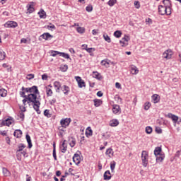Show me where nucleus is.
<instances>
[{"label": "nucleus", "mask_w": 181, "mask_h": 181, "mask_svg": "<svg viewBox=\"0 0 181 181\" xmlns=\"http://www.w3.org/2000/svg\"><path fill=\"white\" fill-rule=\"evenodd\" d=\"M21 97H23V98H28V104L31 103V105H33L35 111H36L37 114H40V101L37 98V95H35V94H29L28 95H25L24 90H22L20 92Z\"/></svg>", "instance_id": "nucleus-1"}, {"label": "nucleus", "mask_w": 181, "mask_h": 181, "mask_svg": "<svg viewBox=\"0 0 181 181\" xmlns=\"http://www.w3.org/2000/svg\"><path fill=\"white\" fill-rule=\"evenodd\" d=\"M154 155L157 162H162L165 159V154L162 153V148L156 147L154 150Z\"/></svg>", "instance_id": "nucleus-2"}, {"label": "nucleus", "mask_w": 181, "mask_h": 181, "mask_svg": "<svg viewBox=\"0 0 181 181\" xmlns=\"http://www.w3.org/2000/svg\"><path fill=\"white\" fill-rule=\"evenodd\" d=\"M148 158H149V154L148 151H143L141 153V160H142L143 166H144V168H146V166H148Z\"/></svg>", "instance_id": "nucleus-3"}, {"label": "nucleus", "mask_w": 181, "mask_h": 181, "mask_svg": "<svg viewBox=\"0 0 181 181\" xmlns=\"http://www.w3.org/2000/svg\"><path fill=\"white\" fill-rule=\"evenodd\" d=\"M12 122H13V119H12V117H10L4 120H2L0 122V127H4L5 125L6 127H9L10 125H12Z\"/></svg>", "instance_id": "nucleus-4"}, {"label": "nucleus", "mask_w": 181, "mask_h": 181, "mask_svg": "<svg viewBox=\"0 0 181 181\" xmlns=\"http://www.w3.org/2000/svg\"><path fill=\"white\" fill-rule=\"evenodd\" d=\"M130 37L129 35H124V37L123 38H122L121 40H119V43L120 45H122V47H127V45H128V42H129L130 40Z\"/></svg>", "instance_id": "nucleus-5"}, {"label": "nucleus", "mask_w": 181, "mask_h": 181, "mask_svg": "<svg viewBox=\"0 0 181 181\" xmlns=\"http://www.w3.org/2000/svg\"><path fill=\"white\" fill-rule=\"evenodd\" d=\"M70 122H71V119L70 118L62 119L60 121V124L63 128H67L70 125Z\"/></svg>", "instance_id": "nucleus-6"}, {"label": "nucleus", "mask_w": 181, "mask_h": 181, "mask_svg": "<svg viewBox=\"0 0 181 181\" xmlns=\"http://www.w3.org/2000/svg\"><path fill=\"white\" fill-rule=\"evenodd\" d=\"M75 80H76L79 88H83V87H86V82H84L83 79H81V77L75 76Z\"/></svg>", "instance_id": "nucleus-7"}, {"label": "nucleus", "mask_w": 181, "mask_h": 181, "mask_svg": "<svg viewBox=\"0 0 181 181\" xmlns=\"http://www.w3.org/2000/svg\"><path fill=\"white\" fill-rule=\"evenodd\" d=\"M16 27H18V23H16L15 21H7L4 24V28H15Z\"/></svg>", "instance_id": "nucleus-8"}, {"label": "nucleus", "mask_w": 181, "mask_h": 181, "mask_svg": "<svg viewBox=\"0 0 181 181\" xmlns=\"http://www.w3.org/2000/svg\"><path fill=\"white\" fill-rule=\"evenodd\" d=\"M173 54V52H172V49H167L163 53V57H164V59H172Z\"/></svg>", "instance_id": "nucleus-9"}, {"label": "nucleus", "mask_w": 181, "mask_h": 181, "mask_svg": "<svg viewBox=\"0 0 181 181\" xmlns=\"http://www.w3.org/2000/svg\"><path fill=\"white\" fill-rule=\"evenodd\" d=\"M80 160H81V158L80 157V154L75 153L73 156V162L76 163V165H79Z\"/></svg>", "instance_id": "nucleus-10"}, {"label": "nucleus", "mask_w": 181, "mask_h": 181, "mask_svg": "<svg viewBox=\"0 0 181 181\" xmlns=\"http://www.w3.org/2000/svg\"><path fill=\"white\" fill-rule=\"evenodd\" d=\"M30 94H35V95H37V94H40L39 92V89H37V86H33L31 88H30Z\"/></svg>", "instance_id": "nucleus-11"}, {"label": "nucleus", "mask_w": 181, "mask_h": 181, "mask_svg": "<svg viewBox=\"0 0 181 181\" xmlns=\"http://www.w3.org/2000/svg\"><path fill=\"white\" fill-rule=\"evenodd\" d=\"M166 7L165 6H158V13L159 15H166Z\"/></svg>", "instance_id": "nucleus-12"}, {"label": "nucleus", "mask_w": 181, "mask_h": 181, "mask_svg": "<svg viewBox=\"0 0 181 181\" xmlns=\"http://www.w3.org/2000/svg\"><path fill=\"white\" fill-rule=\"evenodd\" d=\"M130 71L132 74L136 75L138 74V73H139V69H138V67H136V66L131 65Z\"/></svg>", "instance_id": "nucleus-13"}, {"label": "nucleus", "mask_w": 181, "mask_h": 181, "mask_svg": "<svg viewBox=\"0 0 181 181\" xmlns=\"http://www.w3.org/2000/svg\"><path fill=\"white\" fill-rule=\"evenodd\" d=\"M25 148H26V146L25 144H18V149L16 151L17 156H19V155L21 154L20 152H22L23 149H25Z\"/></svg>", "instance_id": "nucleus-14"}, {"label": "nucleus", "mask_w": 181, "mask_h": 181, "mask_svg": "<svg viewBox=\"0 0 181 181\" xmlns=\"http://www.w3.org/2000/svg\"><path fill=\"white\" fill-rule=\"evenodd\" d=\"M35 3L34 2H31L30 4L27 5V8H28V12L29 13H33V12H35Z\"/></svg>", "instance_id": "nucleus-15"}, {"label": "nucleus", "mask_w": 181, "mask_h": 181, "mask_svg": "<svg viewBox=\"0 0 181 181\" xmlns=\"http://www.w3.org/2000/svg\"><path fill=\"white\" fill-rule=\"evenodd\" d=\"M167 117H168V118L172 119V121H173V122H174L175 124H176V122H177V121H178V119H179V117H177V116H176V115H173V114H172V113H168V115H167Z\"/></svg>", "instance_id": "nucleus-16"}, {"label": "nucleus", "mask_w": 181, "mask_h": 181, "mask_svg": "<svg viewBox=\"0 0 181 181\" xmlns=\"http://www.w3.org/2000/svg\"><path fill=\"white\" fill-rule=\"evenodd\" d=\"M60 149L62 153H66V152L67 151V144H66V140L63 141V143L60 146Z\"/></svg>", "instance_id": "nucleus-17"}, {"label": "nucleus", "mask_w": 181, "mask_h": 181, "mask_svg": "<svg viewBox=\"0 0 181 181\" xmlns=\"http://www.w3.org/2000/svg\"><path fill=\"white\" fill-rule=\"evenodd\" d=\"M121 111V107L119 105H113L112 106V112L113 114H118Z\"/></svg>", "instance_id": "nucleus-18"}, {"label": "nucleus", "mask_w": 181, "mask_h": 181, "mask_svg": "<svg viewBox=\"0 0 181 181\" xmlns=\"http://www.w3.org/2000/svg\"><path fill=\"white\" fill-rule=\"evenodd\" d=\"M22 130L21 129H16L14 133H13V136L16 138H22Z\"/></svg>", "instance_id": "nucleus-19"}, {"label": "nucleus", "mask_w": 181, "mask_h": 181, "mask_svg": "<svg viewBox=\"0 0 181 181\" xmlns=\"http://www.w3.org/2000/svg\"><path fill=\"white\" fill-rule=\"evenodd\" d=\"M41 37L45 39V40H49V39L53 37V35H50L49 33H45L41 35Z\"/></svg>", "instance_id": "nucleus-20"}, {"label": "nucleus", "mask_w": 181, "mask_h": 181, "mask_svg": "<svg viewBox=\"0 0 181 181\" xmlns=\"http://www.w3.org/2000/svg\"><path fill=\"white\" fill-rule=\"evenodd\" d=\"M119 124V122H118V119H112L110 122V127H118Z\"/></svg>", "instance_id": "nucleus-21"}, {"label": "nucleus", "mask_w": 181, "mask_h": 181, "mask_svg": "<svg viewBox=\"0 0 181 181\" xmlns=\"http://www.w3.org/2000/svg\"><path fill=\"white\" fill-rule=\"evenodd\" d=\"M104 180H110L111 179V173L110 170H107L103 175Z\"/></svg>", "instance_id": "nucleus-22"}, {"label": "nucleus", "mask_w": 181, "mask_h": 181, "mask_svg": "<svg viewBox=\"0 0 181 181\" xmlns=\"http://www.w3.org/2000/svg\"><path fill=\"white\" fill-rule=\"evenodd\" d=\"M93 73L94 78L100 81L103 80V76H101V74H100V73H98V71H93Z\"/></svg>", "instance_id": "nucleus-23"}, {"label": "nucleus", "mask_w": 181, "mask_h": 181, "mask_svg": "<svg viewBox=\"0 0 181 181\" xmlns=\"http://www.w3.org/2000/svg\"><path fill=\"white\" fill-rule=\"evenodd\" d=\"M54 87L55 88H57V89H56L57 93H60L59 90H60V87H62V84L60 83V82H59V81H55V82L54 83Z\"/></svg>", "instance_id": "nucleus-24"}, {"label": "nucleus", "mask_w": 181, "mask_h": 181, "mask_svg": "<svg viewBox=\"0 0 181 181\" xmlns=\"http://www.w3.org/2000/svg\"><path fill=\"white\" fill-rule=\"evenodd\" d=\"M25 138L28 144V148L29 149H30V148L33 146V145L32 144V140L30 139V136L29 134H26Z\"/></svg>", "instance_id": "nucleus-25"}, {"label": "nucleus", "mask_w": 181, "mask_h": 181, "mask_svg": "<svg viewBox=\"0 0 181 181\" xmlns=\"http://www.w3.org/2000/svg\"><path fill=\"white\" fill-rule=\"evenodd\" d=\"M105 154L107 155L110 158H112V156H114V151H112V148H109L107 149Z\"/></svg>", "instance_id": "nucleus-26"}, {"label": "nucleus", "mask_w": 181, "mask_h": 181, "mask_svg": "<svg viewBox=\"0 0 181 181\" xmlns=\"http://www.w3.org/2000/svg\"><path fill=\"white\" fill-rule=\"evenodd\" d=\"M69 145L71 148H74V146H76V139L73 137H70L69 139Z\"/></svg>", "instance_id": "nucleus-27"}, {"label": "nucleus", "mask_w": 181, "mask_h": 181, "mask_svg": "<svg viewBox=\"0 0 181 181\" xmlns=\"http://www.w3.org/2000/svg\"><path fill=\"white\" fill-rule=\"evenodd\" d=\"M38 15L40 16V19H46V12L43 9H41L38 12Z\"/></svg>", "instance_id": "nucleus-28"}, {"label": "nucleus", "mask_w": 181, "mask_h": 181, "mask_svg": "<svg viewBox=\"0 0 181 181\" xmlns=\"http://www.w3.org/2000/svg\"><path fill=\"white\" fill-rule=\"evenodd\" d=\"M62 91L65 94V95H67L70 92V88L66 85H64L62 87Z\"/></svg>", "instance_id": "nucleus-29"}, {"label": "nucleus", "mask_w": 181, "mask_h": 181, "mask_svg": "<svg viewBox=\"0 0 181 181\" xmlns=\"http://www.w3.org/2000/svg\"><path fill=\"white\" fill-rule=\"evenodd\" d=\"M3 175L4 176H6V177L10 176L11 171L6 168H3Z\"/></svg>", "instance_id": "nucleus-30"}, {"label": "nucleus", "mask_w": 181, "mask_h": 181, "mask_svg": "<svg viewBox=\"0 0 181 181\" xmlns=\"http://www.w3.org/2000/svg\"><path fill=\"white\" fill-rule=\"evenodd\" d=\"M94 105L95 107H100L101 104H103V100L100 99H95L93 100Z\"/></svg>", "instance_id": "nucleus-31"}, {"label": "nucleus", "mask_w": 181, "mask_h": 181, "mask_svg": "<svg viewBox=\"0 0 181 181\" xmlns=\"http://www.w3.org/2000/svg\"><path fill=\"white\" fill-rule=\"evenodd\" d=\"M163 4L165 8H169V6H172V3L170 0H163Z\"/></svg>", "instance_id": "nucleus-32"}, {"label": "nucleus", "mask_w": 181, "mask_h": 181, "mask_svg": "<svg viewBox=\"0 0 181 181\" xmlns=\"http://www.w3.org/2000/svg\"><path fill=\"white\" fill-rule=\"evenodd\" d=\"M5 57H6L5 51L0 49V60H5Z\"/></svg>", "instance_id": "nucleus-33"}, {"label": "nucleus", "mask_w": 181, "mask_h": 181, "mask_svg": "<svg viewBox=\"0 0 181 181\" xmlns=\"http://www.w3.org/2000/svg\"><path fill=\"white\" fill-rule=\"evenodd\" d=\"M159 95L154 94L152 95V100L154 103V104H156L157 103H159Z\"/></svg>", "instance_id": "nucleus-34"}, {"label": "nucleus", "mask_w": 181, "mask_h": 181, "mask_svg": "<svg viewBox=\"0 0 181 181\" xmlns=\"http://www.w3.org/2000/svg\"><path fill=\"white\" fill-rule=\"evenodd\" d=\"M46 93L47 97H52L53 95V91L49 87H46Z\"/></svg>", "instance_id": "nucleus-35"}, {"label": "nucleus", "mask_w": 181, "mask_h": 181, "mask_svg": "<svg viewBox=\"0 0 181 181\" xmlns=\"http://www.w3.org/2000/svg\"><path fill=\"white\" fill-rule=\"evenodd\" d=\"M86 136H91V135H93V130L91 129V127H88L86 129Z\"/></svg>", "instance_id": "nucleus-36"}, {"label": "nucleus", "mask_w": 181, "mask_h": 181, "mask_svg": "<svg viewBox=\"0 0 181 181\" xmlns=\"http://www.w3.org/2000/svg\"><path fill=\"white\" fill-rule=\"evenodd\" d=\"M53 158L54 159V160H57V156L56 155V144H53Z\"/></svg>", "instance_id": "nucleus-37"}, {"label": "nucleus", "mask_w": 181, "mask_h": 181, "mask_svg": "<svg viewBox=\"0 0 181 181\" xmlns=\"http://www.w3.org/2000/svg\"><path fill=\"white\" fill-rule=\"evenodd\" d=\"M103 39H105V42H107V43H111V38L108 35L104 33L103 34Z\"/></svg>", "instance_id": "nucleus-38"}, {"label": "nucleus", "mask_w": 181, "mask_h": 181, "mask_svg": "<svg viewBox=\"0 0 181 181\" xmlns=\"http://www.w3.org/2000/svg\"><path fill=\"white\" fill-rule=\"evenodd\" d=\"M6 93H7L6 90L4 88L0 89L1 97H6Z\"/></svg>", "instance_id": "nucleus-39"}, {"label": "nucleus", "mask_w": 181, "mask_h": 181, "mask_svg": "<svg viewBox=\"0 0 181 181\" xmlns=\"http://www.w3.org/2000/svg\"><path fill=\"white\" fill-rule=\"evenodd\" d=\"M122 35V33L119 30H117L114 33V36L115 37H121V35Z\"/></svg>", "instance_id": "nucleus-40"}, {"label": "nucleus", "mask_w": 181, "mask_h": 181, "mask_svg": "<svg viewBox=\"0 0 181 181\" xmlns=\"http://www.w3.org/2000/svg\"><path fill=\"white\" fill-rule=\"evenodd\" d=\"M76 31L78 33H84V32H86V29H84L83 27H78L76 28Z\"/></svg>", "instance_id": "nucleus-41"}, {"label": "nucleus", "mask_w": 181, "mask_h": 181, "mask_svg": "<svg viewBox=\"0 0 181 181\" xmlns=\"http://www.w3.org/2000/svg\"><path fill=\"white\" fill-rule=\"evenodd\" d=\"M59 56H62V57H64V59H70V55L64 52H60Z\"/></svg>", "instance_id": "nucleus-42"}, {"label": "nucleus", "mask_w": 181, "mask_h": 181, "mask_svg": "<svg viewBox=\"0 0 181 181\" xmlns=\"http://www.w3.org/2000/svg\"><path fill=\"white\" fill-rule=\"evenodd\" d=\"M165 9H166V15L168 16H169V15H172V8H171V6H169V7H165Z\"/></svg>", "instance_id": "nucleus-43"}, {"label": "nucleus", "mask_w": 181, "mask_h": 181, "mask_svg": "<svg viewBox=\"0 0 181 181\" xmlns=\"http://www.w3.org/2000/svg\"><path fill=\"white\" fill-rule=\"evenodd\" d=\"M115 4H117V0H109V1L107 2L109 6H114Z\"/></svg>", "instance_id": "nucleus-44"}, {"label": "nucleus", "mask_w": 181, "mask_h": 181, "mask_svg": "<svg viewBox=\"0 0 181 181\" xmlns=\"http://www.w3.org/2000/svg\"><path fill=\"white\" fill-rule=\"evenodd\" d=\"M117 165V163H115V161H112L110 163V169L112 170V172H114L115 169V165Z\"/></svg>", "instance_id": "nucleus-45"}, {"label": "nucleus", "mask_w": 181, "mask_h": 181, "mask_svg": "<svg viewBox=\"0 0 181 181\" xmlns=\"http://www.w3.org/2000/svg\"><path fill=\"white\" fill-rule=\"evenodd\" d=\"M49 110H45L44 111V115L45 117H47V118H50V117H52V114L49 113Z\"/></svg>", "instance_id": "nucleus-46"}, {"label": "nucleus", "mask_w": 181, "mask_h": 181, "mask_svg": "<svg viewBox=\"0 0 181 181\" xmlns=\"http://www.w3.org/2000/svg\"><path fill=\"white\" fill-rule=\"evenodd\" d=\"M149 108H151V103L147 102L144 104V110L146 111H148V110H149Z\"/></svg>", "instance_id": "nucleus-47"}, {"label": "nucleus", "mask_w": 181, "mask_h": 181, "mask_svg": "<svg viewBox=\"0 0 181 181\" xmlns=\"http://www.w3.org/2000/svg\"><path fill=\"white\" fill-rule=\"evenodd\" d=\"M61 71H67V70L69 69V66H67L66 64L60 67Z\"/></svg>", "instance_id": "nucleus-48"}, {"label": "nucleus", "mask_w": 181, "mask_h": 181, "mask_svg": "<svg viewBox=\"0 0 181 181\" xmlns=\"http://www.w3.org/2000/svg\"><path fill=\"white\" fill-rule=\"evenodd\" d=\"M26 78H27V80H32V79L35 78V74H29L27 75Z\"/></svg>", "instance_id": "nucleus-49"}, {"label": "nucleus", "mask_w": 181, "mask_h": 181, "mask_svg": "<svg viewBox=\"0 0 181 181\" xmlns=\"http://www.w3.org/2000/svg\"><path fill=\"white\" fill-rule=\"evenodd\" d=\"M134 4L136 9H139V8H141V4L139 3V1H135Z\"/></svg>", "instance_id": "nucleus-50"}, {"label": "nucleus", "mask_w": 181, "mask_h": 181, "mask_svg": "<svg viewBox=\"0 0 181 181\" xmlns=\"http://www.w3.org/2000/svg\"><path fill=\"white\" fill-rule=\"evenodd\" d=\"M146 134H152V127L148 126L146 127Z\"/></svg>", "instance_id": "nucleus-51"}, {"label": "nucleus", "mask_w": 181, "mask_h": 181, "mask_svg": "<svg viewBox=\"0 0 181 181\" xmlns=\"http://www.w3.org/2000/svg\"><path fill=\"white\" fill-rule=\"evenodd\" d=\"M19 118L23 121L25 119V113L23 112H21L18 115Z\"/></svg>", "instance_id": "nucleus-52"}, {"label": "nucleus", "mask_w": 181, "mask_h": 181, "mask_svg": "<svg viewBox=\"0 0 181 181\" xmlns=\"http://www.w3.org/2000/svg\"><path fill=\"white\" fill-rule=\"evenodd\" d=\"M57 54L60 55V52H59V51H52V56L53 57H56L57 56Z\"/></svg>", "instance_id": "nucleus-53"}, {"label": "nucleus", "mask_w": 181, "mask_h": 181, "mask_svg": "<svg viewBox=\"0 0 181 181\" xmlns=\"http://www.w3.org/2000/svg\"><path fill=\"white\" fill-rule=\"evenodd\" d=\"M21 90L24 91L25 93H30V88H25V87L23 86L21 88Z\"/></svg>", "instance_id": "nucleus-54"}, {"label": "nucleus", "mask_w": 181, "mask_h": 181, "mask_svg": "<svg viewBox=\"0 0 181 181\" xmlns=\"http://www.w3.org/2000/svg\"><path fill=\"white\" fill-rule=\"evenodd\" d=\"M146 25H152V20L151 18H146Z\"/></svg>", "instance_id": "nucleus-55"}, {"label": "nucleus", "mask_w": 181, "mask_h": 181, "mask_svg": "<svg viewBox=\"0 0 181 181\" xmlns=\"http://www.w3.org/2000/svg\"><path fill=\"white\" fill-rule=\"evenodd\" d=\"M86 11L87 12H91V11H93V6H88L86 8Z\"/></svg>", "instance_id": "nucleus-56"}, {"label": "nucleus", "mask_w": 181, "mask_h": 181, "mask_svg": "<svg viewBox=\"0 0 181 181\" xmlns=\"http://www.w3.org/2000/svg\"><path fill=\"white\" fill-rule=\"evenodd\" d=\"M86 52H88V53H93V52H94V50H95V49L91 47V48H86Z\"/></svg>", "instance_id": "nucleus-57"}, {"label": "nucleus", "mask_w": 181, "mask_h": 181, "mask_svg": "<svg viewBox=\"0 0 181 181\" xmlns=\"http://www.w3.org/2000/svg\"><path fill=\"white\" fill-rule=\"evenodd\" d=\"M108 64H110L108 62H107V61H105V60L101 61L102 66H108Z\"/></svg>", "instance_id": "nucleus-58"}, {"label": "nucleus", "mask_w": 181, "mask_h": 181, "mask_svg": "<svg viewBox=\"0 0 181 181\" xmlns=\"http://www.w3.org/2000/svg\"><path fill=\"white\" fill-rule=\"evenodd\" d=\"M156 132H157V134H162V129H160V127H157L156 129Z\"/></svg>", "instance_id": "nucleus-59"}, {"label": "nucleus", "mask_w": 181, "mask_h": 181, "mask_svg": "<svg viewBox=\"0 0 181 181\" xmlns=\"http://www.w3.org/2000/svg\"><path fill=\"white\" fill-rule=\"evenodd\" d=\"M20 156H23V158H25V156H26V151H23L21 152H20Z\"/></svg>", "instance_id": "nucleus-60"}, {"label": "nucleus", "mask_w": 181, "mask_h": 181, "mask_svg": "<svg viewBox=\"0 0 181 181\" xmlns=\"http://www.w3.org/2000/svg\"><path fill=\"white\" fill-rule=\"evenodd\" d=\"M49 104L51 105H53L54 104H56V99L54 98V99H52L50 101H49Z\"/></svg>", "instance_id": "nucleus-61"}, {"label": "nucleus", "mask_w": 181, "mask_h": 181, "mask_svg": "<svg viewBox=\"0 0 181 181\" xmlns=\"http://www.w3.org/2000/svg\"><path fill=\"white\" fill-rule=\"evenodd\" d=\"M42 80H47V74H45L42 75Z\"/></svg>", "instance_id": "nucleus-62"}, {"label": "nucleus", "mask_w": 181, "mask_h": 181, "mask_svg": "<svg viewBox=\"0 0 181 181\" xmlns=\"http://www.w3.org/2000/svg\"><path fill=\"white\" fill-rule=\"evenodd\" d=\"M115 87H116V88H121V83L117 82L115 83Z\"/></svg>", "instance_id": "nucleus-63"}, {"label": "nucleus", "mask_w": 181, "mask_h": 181, "mask_svg": "<svg viewBox=\"0 0 181 181\" xmlns=\"http://www.w3.org/2000/svg\"><path fill=\"white\" fill-rule=\"evenodd\" d=\"M97 95H98V97H103V92H101V91H98V92L97 93Z\"/></svg>", "instance_id": "nucleus-64"}]
</instances>
